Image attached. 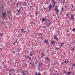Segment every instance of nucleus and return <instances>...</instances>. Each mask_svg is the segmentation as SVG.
<instances>
[{
  "label": "nucleus",
  "instance_id": "f257e3e1",
  "mask_svg": "<svg viewBox=\"0 0 75 75\" xmlns=\"http://www.w3.org/2000/svg\"><path fill=\"white\" fill-rule=\"evenodd\" d=\"M51 2H52V7L54 8L55 7V4H57V2L54 1V0H52L51 1Z\"/></svg>",
  "mask_w": 75,
  "mask_h": 75
},
{
  "label": "nucleus",
  "instance_id": "f03ea898",
  "mask_svg": "<svg viewBox=\"0 0 75 75\" xmlns=\"http://www.w3.org/2000/svg\"><path fill=\"white\" fill-rule=\"evenodd\" d=\"M54 10L56 11V13L57 14H57H58V13L59 12V9H58V8H57V6H56L54 7Z\"/></svg>",
  "mask_w": 75,
  "mask_h": 75
},
{
  "label": "nucleus",
  "instance_id": "7ed1b4c3",
  "mask_svg": "<svg viewBox=\"0 0 75 75\" xmlns=\"http://www.w3.org/2000/svg\"><path fill=\"white\" fill-rule=\"evenodd\" d=\"M22 75H26L28 74V71L26 70L25 71H22Z\"/></svg>",
  "mask_w": 75,
  "mask_h": 75
},
{
  "label": "nucleus",
  "instance_id": "20e7f679",
  "mask_svg": "<svg viewBox=\"0 0 75 75\" xmlns=\"http://www.w3.org/2000/svg\"><path fill=\"white\" fill-rule=\"evenodd\" d=\"M34 53V50L30 51V57H32L33 55V54Z\"/></svg>",
  "mask_w": 75,
  "mask_h": 75
},
{
  "label": "nucleus",
  "instance_id": "39448f33",
  "mask_svg": "<svg viewBox=\"0 0 75 75\" xmlns=\"http://www.w3.org/2000/svg\"><path fill=\"white\" fill-rule=\"evenodd\" d=\"M69 48H71V51H72V52H74V48H75V46L74 45L73 46V47L72 48V45H70L69 46Z\"/></svg>",
  "mask_w": 75,
  "mask_h": 75
},
{
  "label": "nucleus",
  "instance_id": "423d86ee",
  "mask_svg": "<svg viewBox=\"0 0 75 75\" xmlns=\"http://www.w3.org/2000/svg\"><path fill=\"white\" fill-rule=\"evenodd\" d=\"M1 16H3V17H4V18H6V13L2 12V14L1 15Z\"/></svg>",
  "mask_w": 75,
  "mask_h": 75
},
{
  "label": "nucleus",
  "instance_id": "0eeeda50",
  "mask_svg": "<svg viewBox=\"0 0 75 75\" xmlns=\"http://www.w3.org/2000/svg\"><path fill=\"white\" fill-rule=\"evenodd\" d=\"M18 35H22V32L21 29L19 30L18 32Z\"/></svg>",
  "mask_w": 75,
  "mask_h": 75
},
{
  "label": "nucleus",
  "instance_id": "6e6552de",
  "mask_svg": "<svg viewBox=\"0 0 75 75\" xmlns=\"http://www.w3.org/2000/svg\"><path fill=\"white\" fill-rule=\"evenodd\" d=\"M54 39L56 40H57V41H58V38L57 37L56 35L54 36Z\"/></svg>",
  "mask_w": 75,
  "mask_h": 75
},
{
  "label": "nucleus",
  "instance_id": "1a4fd4ad",
  "mask_svg": "<svg viewBox=\"0 0 75 75\" xmlns=\"http://www.w3.org/2000/svg\"><path fill=\"white\" fill-rule=\"evenodd\" d=\"M51 24V23H48V22H46V26L47 27H48L50 26V25Z\"/></svg>",
  "mask_w": 75,
  "mask_h": 75
},
{
  "label": "nucleus",
  "instance_id": "9d476101",
  "mask_svg": "<svg viewBox=\"0 0 75 75\" xmlns=\"http://www.w3.org/2000/svg\"><path fill=\"white\" fill-rule=\"evenodd\" d=\"M22 34H24V33H25L26 32L25 30H24V29L23 28L22 29H21Z\"/></svg>",
  "mask_w": 75,
  "mask_h": 75
},
{
  "label": "nucleus",
  "instance_id": "9b49d317",
  "mask_svg": "<svg viewBox=\"0 0 75 75\" xmlns=\"http://www.w3.org/2000/svg\"><path fill=\"white\" fill-rule=\"evenodd\" d=\"M27 4H28L27 3L25 2L22 4L23 5V6H27Z\"/></svg>",
  "mask_w": 75,
  "mask_h": 75
},
{
  "label": "nucleus",
  "instance_id": "f8f14e48",
  "mask_svg": "<svg viewBox=\"0 0 75 75\" xmlns=\"http://www.w3.org/2000/svg\"><path fill=\"white\" fill-rule=\"evenodd\" d=\"M46 61H48V62H50V61H51V59H50V58H49V57H46Z\"/></svg>",
  "mask_w": 75,
  "mask_h": 75
},
{
  "label": "nucleus",
  "instance_id": "ddd939ff",
  "mask_svg": "<svg viewBox=\"0 0 75 75\" xmlns=\"http://www.w3.org/2000/svg\"><path fill=\"white\" fill-rule=\"evenodd\" d=\"M71 20H73L74 19V15L72 14H71Z\"/></svg>",
  "mask_w": 75,
  "mask_h": 75
},
{
  "label": "nucleus",
  "instance_id": "4468645a",
  "mask_svg": "<svg viewBox=\"0 0 75 75\" xmlns=\"http://www.w3.org/2000/svg\"><path fill=\"white\" fill-rule=\"evenodd\" d=\"M39 65L40 66V67H41L42 65L43 64V63H42L41 62V61H40V62L39 63Z\"/></svg>",
  "mask_w": 75,
  "mask_h": 75
},
{
  "label": "nucleus",
  "instance_id": "2eb2a0df",
  "mask_svg": "<svg viewBox=\"0 0 75 75\" xmlns=\"http://www.w3.org/2000/svg\"><path fill=\"white\" fill-rule=\"evenodd\" d=\"M67 74L68 75H71V74H72V71H71V72L70 71H69L67 73Z\"/></svg>",
  "mask_w": 75,
  "mask_h": 75
},
{
  "label": "nucleus",
  "instance_id": "dca6fc26",
  "mask_svg": "<svg viewBox=\"0 0 75 75\" xmlns=\"http://www.w3.org/2000/svg\"><path fill=\"white\" fill-rule=\"evenodd\" d=\"M59 47H56V48H55V50H57L58 52L59 51Z\"/></svg>",
  "mask_w": 75,
  "mask_h": 75
},
{
  "label": "nucleus",
  "instance_id": "f3484780",
  "mask_svg": "<svg viewBox=\"0 0 75 75\" xmlns=\"http://www.w3.org/2000/svg\"><path fill=\"white\" fill-rule=\"evenodd\" d=\"M18 60H16L15 61V63H16L15 65H18Z\"/></svg>",
  "mask_w": 75,
  "mask_h": 75
},
{
  "label": "nucleus",
  "instance_id": "a211bd4d",
  "mask_svg": "<svg viewBox=\"0 0 75 75\" xmlns=\"http://www.w3.org/2000/svg\"><path fill=\"white\" fill-rule=\"evenodd\" d=\"M49 6H50L49 8V10H51V9L52 8V5H50Z\"/></svg>",
  "mask_w": 75,
  "mask_h": 75
},
{
  "label": "nucleus",
  "instance_id": "6ab92c4d",
  "mask_svg": "<svg viewBox=\"0 0 75 75\" xmlns=\"http://www.w3.org/2000/svg\"><path fill=\"white\" fill-rule=\"evenodd\" d=\"M51 44H55V41L54 40H52L51 41Z\"/></svg>",
  "mask_w": 75,
  "mask_h": 75
},
{
  "label": "nucleus",
  "instance_id": "aec40b11",
  "mask_svg": "<svg viewBox=\"0 0 75 75\" xmlns=\"http://www.w3.org/2000/svg\"><path fill=\"white\" fill-rule=\"evenodd\" d=\"M35 75H41V74L40 73H37V72H35Z\"/></svg>",
  "mask_w": 75,
  "mask_h": 75
},
{
  "label": "nucleus",
  "instance_id": "412c9836",
  "mask_svg": "<svg viewBox=\"0 0 75 75\" xmlns=\"http://www.w3.org/2000/svg\"><path fill=\"white\" fill-rule=\"evenodd\" d=\"M41 55H42L41 56V57H42V58L44 57V56H45L44 55V54H43V53H42V54H41Z\"/></svg>",
  "mask_w": 75,
  "mask_h": 75
},
{
  "label": "nucleus",
  "instance_id": "4be33fe9",
  "mask_svg": "<svg viewBox=\"0 0 75 75\" xmlns=\"http://www.w3.org/2000/svg\"><path fill=\"white\" fill-rule=\"evenodd\" d=\"M48 21H47V23H51V20H49V19H48L47 20Z\"/></svg>",
  "mask_w": 75,
  "mask_h": 75
},
{
  "label": "nucleus",
  "instance_id": "5701e85b",
  "mask_svg": "<svg viewBox=\"0 0 75 75\" xmlns=\"http://www.w3.org/2000/svg\"><path fill=\"white\" fill-rule=\"evenodd\" d=\"M48 42V40H47V39H46L45 40V43H46V44Z\"/></svg>",
  "mask_w": 75,
  "mask_h": 75
},
{
  "label": "nucleus",
  "instance_id": "b1692460",
  "mask_svg": "<svg viewBox=\"0 0 75 75\" xmlns=\"http://www.w3.org/2000/svg\"><path fill=\"white\" fill-rule=\"evenodd\" d=\"M0 36H1V37H2V36H3V33H0Z\"/></svg>",
  "mask_w": 75,
  "mask_h": 75
},
{
  "label": "nucleus",
  "instance_id": "393cba45",
  "mask_svg": "<svg viewBox=\"0 0 75 75\" xmlns=\"http://www.w3.org/2000/svg\"><path fill=\"white\" fill-rule=\"evenodd\" d=\"M46 44H47V46H49L50 45V43H49V42H47V43H46Z\"/></svg>",
  "mask_w": 75,
  "mask_h": 75
},
{
  "label": "nucleus",
  "instance_id": "a878e982",
  "mask_svg": "<svg viewBox=\"0 0 75 75\" xmlns=\"http://www.w3.org/2000/svg\"><path fill=\"white\" fill-rule=\"evenodd\" d=\"M28 60H30V61H31V57H29Z\"/></svg>",
  "mask_w": 75,
  "mask_h": 75
},
{
  "label": "nucleus",
  "instance_id": "bb28decb",
  "mask_svg": "<svg viewBox=\"0 0 75 75\" xmlns=\"http://www.w3.org/2000/svg\"><path fill=\"white\" fill-rule=\"evenodd\" d=\"M38 35H41V36H42V33H38Z\"/></svg>",
  "mask_w": 75,
  "mask_h": 75
},
{
  "label": "nucleus",
  "instance_id": "cd10ccee",
  "mask_svg": "<svg viewBox=\"0 0 75 75\" xmlns=\"http://www.w3.org/2000/svg\"><path fill=\"white\" fill-rule=\"evenodd\" d=\"M63 4H64V3H65V0H63Z\"/></svg>",
  "mask_w": 75,
  "mask_h": 75
},
{
  "label": "nucleus",
  "instance_id": "c85d7f7f",
  "mask_svg": "<svg viewBox=\"0 0 75 75\" xmlns=\"http://www.w3.org/2000/svg\"><path fill=\"white\" fill-rule=\"evenodd\" d=\"M45 19L44 18H43L42 19V21H45Z\"/></svg>",
  "mask_w": 75,
  "mask_h": 75
},
{
  "label": "nucleus",
  "instance_id": "c756f323",
  "mask_svg": "<svg viewBox=\"0 0 75 75\" xmlns=\"http://www.w3.org/2000/svg\"><path fill=\"white\" fill-rule=\"evenodd\" d=\"M41 66H39L38 68V70H39V71H40V69H39L40 68V67H41Z\"/></svg>",
  "mask_w": 75,
  "mask_h": 75
},
{
  "label": "nucleus",
  "instance_id": "7c9ffc66",
  "mask_svg": "<svg viewBox=\"0 0 75 75\" xmlns=\"http://www.w3.org/2000/svg\"><path fill=\"white\" fill-rule=\"evenodd\" d=\"M44 74H45V75H46L47 74V71H44Z\"/></svg>",
  "mask_w": 75,
  "mask_h": 75
},
{
  "label": "nucleus",
  "instance_id": "2f4dec72",
  "mask_svg": "<svg viewBox=\"0 0 75 75\" xmlns=\"http://www.w3.org/2000/svg\"><path fill=\"white\" fill-rule=\"evenodd\" d=\"M64 8H62V9L61 10V11H64Z\"/></svg>",
  "mask_w": 75,
  "mask_h": 75
},
{
  "label": "nucleus",
  "instance_id": "473e14b6",
  "mask_svg": "<svg viewBox=\"0 0 75 75\" xmlns=\"http://www.w3.org/2000/svg\"><path fill=\"white\" fill-rule=\"evenodd\" d=\"M29 16L30 17V18H33V16L32 15H30Z\"/></svg>",
  "mask_w": 75,
  "mask_h": 75
},
{
  "label": "nucleus",
  "instance_id": "72a5a7b5",
  "mask_svg": "<svg viewBox=\"0 0 75 75\" xmlns=\"http://www.w3.org/2000/svg\"><path fill=\"white\" fill-rule=\"evenodd\" d=\"M63 44H64V43H60V45H63Z\"/></svg>",
  "mask_w": 75,
  "mask_h": 75
},
{
  "label": "nucleus",
  "instance_id": "f704fd0d",
  "mask_svg": "<svg viewBox=\"0 0 75 75\" xmlns=\"http://www.w3.org/2000/svg\"><path fill=\"white\" fill-rule=\"evenodd\" d=\"M73 68H74V67H73V66H72L71 67V69H73Z\"/></svg>",
  "mask_w": 75,
  "mask_h": 75
},
{
  "label": "nucleus",
  "instance_id": "c9c22d12",
  "mask_svg": "<svg viewBox=\"0 0 75 75\" xmlns=\"http://www.w3.org/2000/svg\"><path fill=\"white\" fill-rule=\"evenodd\" d=\"M60 47V49H62V47H62V45H61Z\"/></svg>",
  "mask_w": 75,
  "mask_h": 75
},
{
  "label": "nucleus",
  "instance_id": "e433bc0d",
  "mask_svg": "<svg viewBox=\"0 0 75 75\" xmlns=\"http://www.w3.org/2000/svg\"><path fill=\"white\" fill-rule=\"evenodd\" d=\"M18 50H19V51H21V48H19V49H18Z\"/></svg>",
  "mask_w": 75,
  "mask_h": 75
},
{
  "label": "nucleus",
  "instance_id": "4c0bfd02",
  "mask_svg": "<svg viewBox=\"0 0 75 75\" xmlns=\"http://www.w3.org/2000/svg\"><path fill=\"white\" fill-rule=\"evenodd\" d=\"M27 64L26 63L25 64V67H27Z\"/></svg>",
  "mask_w": 75,
  "mask_h": 75
},
{
  "label": "nucleus",
  "instance_id": "58836bf2",
  "mask_svg": "<svg viewBox=\"0 0 75 75\" xmlns=\"http://www.w3.org/2000/svg\"><path fill=\"white\" fill-rule=\"evenodd\" d=\"M67 36H68V37H69V36H70V34H68V35H67Z\"/></svg>",
  "mask_w": 75,
  "mask_h": 75
},
{
  "label": "nucleus",
  "instance_id": "ea45409f",
  "mask_svg": "<svg viewBox=\"0 0 75 75\" xmlns=\"http://www.w3.org/2000/svg\"><path fill=\"white\" fill-rule=\"evenodd\" d=\"M12 71H14V72H15V71H14V69H12Z\"/></svg>",
  "mask_w": 75,
  "mask_h": 75
},
{
  "label": "nucleus",
  "instance_id": "a19ab883",
  "mask_svg": "<svg viewBox=\"0 0 75 75\" xmlns=\"http://www.w3.org/2000/svg\"><path fill=\"white\" fill-rule=\"evenodd\" d=\"M36 37H37V35H35V38H36Z\"/></svg>",
  "mask_w": 75,
  "mask_h": 75
},
{
  "label": "nucleus",
  "instance_id": "79ce46f5",
  "mask_svg": "<svg viewBox=\"0 0 75 75\" xmlns=\"http://www.w3.org/2000/svg\"><path fill=\"white\" fill-rule=\"evenodd\" d=\"M63 63H64V62H62V63L61 64V65H61V66H62V64H63Z\"/></svg>",
  "mask_w": 75,
  "mask_h": 75
},
{
  "label": "nucleus",
  "instance_id": "37998d69",
  "mask_svg": "<svg viewBox=\"0 0 75 75\" xmlns=\"http://www.w3.org/2000/svg\"><path fill=\"white\" fill-rule=\"evenodd\" d=\"M73 66H74V67H75V63H74V64H73Z\"/></svg>",
  "mask_w": 75,
  "mask_h": 75
},
{
  "label": "nucleus",
  "instance_id": "c03bdc74",
  "mask_svg": "<svg viewBox=\"0 0 75 75\" xmlns=\"http://www.w3.org/2000/svg\"><path fill=\"white\" fill-rule=\"evenodd\" d=\"M75 28H74V29H72V31H75Z\"/></svg>",
  "mask_w": 75,
  "mask_h": 75
},
{
  "label": "nucleus",
  "instance_id": "a18cd8bd",
  "mask_svg": "<svg viewBox=\"0 0 75 75\" xmlns=\"http://www.w3.org/2000/svg\"><path fill=\"white\" fill-rule=\"evenodd\" d=\"M30 57V56H27V59H28V58H29V57Z\"/></svg>",
  "mask_w": 75,
  "mask_h": 75
},
{
  "label": "nucleus",
  "instance_id": "49530a36",
  "mask_svg": "<svg viewBox=\"0 0 75 75\" xmlns=\"http://www.w3.org/2000/svg\"><path fill=\"white\" fill-rule=\"evenodd\" d=\"M35 14H37V15L38 14V12H36Z\"/></svg>",
  "mask_w": 75,
  "mask_h": 75
},
{
  "label": "nucleus",
  "instance_id": "de8ad7c7",
  "mask_svg": "<svg viewBox=\"0 0 75 75\" xmlns=\"http://www.w3.org/2000/svg\"><path fill=\"white\" fill-rule=\"evenodd\" d=\"M18 3H17V4H16V6H17V5H18Z\"/></svg>",
  "mask_w": 75,
  "mask_h": 75
},
{
  "label": "nucleus",
  "instance_id": "09e8293b",
  "mask_svg": "<svg viewBox=\"0 0 75 75\" xmlns=\"http://www.w3.org/2000/svg\"><path fill=\"white\" fill-rule=\"evenodd\" d=\"M43 28H46V26H44L43 27Z\"/></svg>",
  "mask_w": 75,
  "mask_h": 75
},
{
  "label": "nucleus",
  "instance_id": "8fccbe9b",
  "mask_svg": "<svg viewBox=\"0 0 75 75\" xmlns=\"http://www.w3.org/2000/svg\"><path fill=\"white\" fill-rule=\"evenodd\" d=\"M64 63H67V62H66V61H64Z\"/></svg>",
  "mask_w": 75,
  "mask_h": 75
},
{
  "label": "nucleus",
  "instance_id": "3c124183",
  "mask_svg": "<svg viewBox=\"0 0 75 75\" xmlns=\"http://www.w3.org/2000/svg\"><path fill=\"white\" fill-rule=\"evenodd\" d=\"M13 45H16L15 44V42H14V43H13Z\"/></svg>",
  "mask_w": 75,
  "mask_h": 75
},
{
  "label": "nucleus",
  "instance_id": "603ef678",
  "mask_svg": "<svg viewBox=\"0 0 75 75\" xmlns=\"http://www.w3.org/2000/svg\"><path fill=\"white\" fill-rule=\"evenodd\" d=\"M21 10V9H19V10H18V12H20V11Z\"/></svg>",
  "mask_w": 75,
  "mask_h": 75
},
{
  "label": "nucleus",
  "instance_id": "864d4df0",
  "mask_svg": "<svg viewBox=\"0 0 75 75\" xmlns=\"http://www.w3.org/2000/svg\"><path fill=\"white\" fill-rule=\"evenodd\" d=\"M68 15H69V14H67V15L66 16H67V17H68Z\"/></svg>",
  "mask_w": 75,
  "mask_h": 75
},
{
  "label": "nucleus",
  "instance_id": "5fc2aeb1",
  "mask_svg": "<svg viewBox=\"0 0 75 75\" xmlns=\"http://www.w3.org/2000/svg\"><path fill=\"white\" fill-rule=\"evenodd\" d=\"M72 8H73V7H74V5H72Z\"/></svg>",
  "mask_w": 75,
  "mask_h": 75
},
{
  "label": "nucleus",
  "instance_id": "6e6d98bb",
  "mask_svg": "<svg viewBox=\"0 0 75 75\" xmlns=\"http://www.w3.org/2000/svg\"><path fill=\"white\" fill-rule=\"evenodd\" d=\"M17 40H16V42H15V43H16V42H17Z\"/></svg>",
  "mask_w": 75,
  "mask_h": 75
},
{
  "label": "nucleus",
  "instance_id": "4d7b16f0",
  "mask_svg": "<svg viewBox=\"0 0 75 75\" xmlns=\"http://www.w3.org/2000/svg\"><path fill=\"white\" fill-rule=\"evenodd\" d=\"M13 52L14 54H15V53H16V52H14V51H13Z\"/></svg>",
  "mask_w": 75,
  "mask_h": 75
},
{
  "label": "nucleus",
  "instance_id": "13d9d810",
  "mask_svg": "<svg viewBox=\"0 0 75 75\" xmlns=\"http://www.w3.org/2000/svg\"><path fill=\"white\" fill-rule=\"evenodd\" d=\"M57 64L56 63H55L54 65H57Z\"/></svg>",
  "mask_w": 75,
  "mask_h": 75
},
{
  "label": "nucleus",
  "instance_id": "bf43d9fd",
  "mask_svg": "<svg viewBox=\"0 0 75 75\" xmlns=\"http://www.w3.org/2000/svg\"><path fill=\"white\" fill-rule=\"evenodd\" d=\"M73 75H74V72H73L72 73Z\"/></svg>",
  "mask_w": 75,
  "mask_h": 75
},
{
  "label": "nucleus",
  "instance_id": "052dcab7",
  "mask_svg": "<svg viewBox=\"0 0 75 75\" xmlns=\"http://www.w3.org/2000/svg\"><path fill=\"white\" fill-rule=\"evenodd\" d=\"M33 23L34 24V25H35V23L34 22H33Z\"/></svg>",
  "mask_w": 75,
  "mask_h": 75
},
{
  "label": "nucleus",
  "instance_id": "680f3d73",
  "mask_svg": "<svg viewBox=\"0 0 75 75\" xmlns=\"http://www.w3.org/2000/svg\"><path fill=\"white\" fill-rule=\"evenodd\" d=\"M65 54H66V53H65L64 54V55H65Z\"/></svg>",
  "mask_w": 75,
  "mask_h": 75
},
{
  "label": "nucleus",
  "instance_id": "e2e57ef3",
  "mask_svg": "<svg viewBox=\"0 0 75 75\" xmlns=\"http://www.w3.org/2000/svg\"><path fill=\"white\" fill-rule=\"evenodd\" d=\"M57 75H58L59 74V73H57Z\"/></svg>",
  "mask_w": 75,
  "mask_h": 75
},
{
  "label": "nucleus",
  "instance_id": "0e129e2a",
  "mask_svg": "<svg viewBox=\"0 0 75 75\" xmlns=\"http://www.w3.org/2000/svg\"><path fill=\"white\" fill-rule=\"evenodd\" d=\"M11 73H9V75H11Z\"/></svg>",
  "mask_w": 75,
  "mask_h": 75
},
{
  "label": "nucleus",
  "instance_id": "69168bd1",
  "mask_svg": "<svg viewBox=\"0 0 75 75\" xmlns=\"http://www.w3.org/2000/svg\"><path fill=\"white\" fill-rule=\"evenodd\" d=\"M31 14V13L30 12V13H29V14Z\"/></svg>",
  "mask_w": 75,
  "mask_h": 75
},
{
  "label": "nucleus",
  "instance_id": "338daca9",
  "mask_svg": "<svg viewBox=\"0 0 75 75\" xmlns=\"http://www.w3.org/2000/svg\"><path fill=\"white\" fill-rule=\"evenodd\" d=\"M36 35H37V34H38V33H36L35 34Z\"/></svg>",
  "mask_w": 75,
  "mask_h": 75
},
{
  "label": "nucleus",
  "instance_id": "774afa93",
  "mask_svg": "<svg viewBox=\"0 0 75 75\" xmlns=\"http://www.w3.org/2000/svg\"><path fill=\"white\" fill-rule=\"evenodd\" d=\"M57 74H54L53 75H56Z\"/></svg>",
  "mask_w": 75,
  "mask_h": 75
}]
</instances>
